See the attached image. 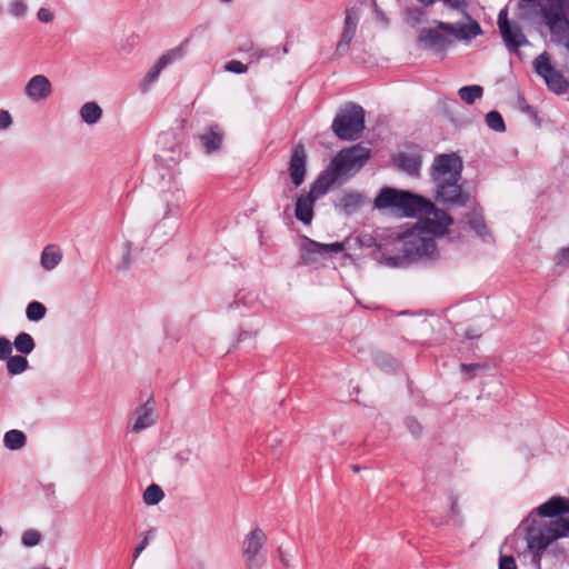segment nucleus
Listing matches in <instances>:
<instances>
[{"label": "nucleus", "instance_id": "obj_1", "mask_svg": "<svg viewBox=\"0 0 569 569\" xmlns=\"http://www.w3.org/2000/svg\"><path fill=\"white\" fill-rule=\"evenodd\" d=\"M377 209H395L400 216L419 218L423 232L443 236L452 224L451 216L438 209L430 200L407 190L383 187L373 201Z\"/></svg>", "mask_w": 569, "mask_h": 569}, {"label": "nucleus", "instance_id": "obj_2", "mask_svg": "<svg viewBox=\"0 0 569 569\" xmlns=\"http://www.w3.org/2000/svg\"><path fill=\"white\" fill-rule=\"evenodd\" d=\"M462 160L456 153L438 154L431 166L435 182V199L450 207H465L470 194L459 183L462 173Z\"/></svg>", "mask_w": 569, "mask_h": 569}, {"label": "nucleus", "instance_id": "obj_3", "mask_svg": "<svg viewBox=\"0 0 569 569\" xmlns=\"http://www.w3.org/2000/svg\"><path fill=\"white\" fill-rule=\"evenodd\" d=\"M370 157V149L361 143L343 148L331 159L327 169L318 178L328 183L329 188L336 183H343L355 177Z\"/></svg>", "mask_w": 569, "mask_h": 569}, {"label": "nucleus", "instance_id": "obj_4", "mask_svg": "<svg viewBox=\"0 0 569 569\" xmlns=\"http://www.w3.org/2000/svg\"><path fill=\"white\" fill-rule=\"evenodd\" d=\"M559 518L545 525H532L527 530V545L533 559L539 562L540 552L552 541L569 535V519Z\"/></svg>", "mask_w": 569, "mask_h": 569}, {"label": "nucleus", "instance_id": "obj_5", "mask_svg": "<svg viewBox=\"0 0 569 569\" xmlns=\"http://www.w3.org/2000/svg\"><path fill=\"white\" fill-rule=\"evenodd\" d=\"M365 129V110L361 106L349 102L337 112L331 130L345 141H353L360 138Z\"/></svg>", "mask_w": 569, "mask_h": 569}, {"label": "nucleus", "instance_id": "obj_6", "mask_svg": "<svg viewBox=\"0 0 569 569\" xmlns=\"http://www.w3.org/2000/svg\"><path fill=\"white\" fill-rule=\"evenodd\" d=\"M267 536L259 527L248 532L242 541L241 555L246 569H261L267 562Z\"/></svg>", "mask_w": 569, "mask_h": 569}, {"label": "nucleus", "instance_id": "obj_7", "mask_svg": "<svg viewBox=\"0 0 569 569\" xmlns=\"http://www.w3.org/2000/svg\"><path fill=\"white\" fill-rule=\"evenodd\" d=\"M568 10L569 0H546L541 6V17L552 36L563 37L569 32Z\"/></svg>", "mask_w": 569, "mask_h": 569}, {"label": "nucleus", "instance_id": "obj_8", "mask_svg": "<svg viewBox=\"0 0 569 569\" xmlns=\"http://www.w3.org/2000/svg\"><path fill=\"white\" fill-rule=\"evenodd\" d=\"M400 238L403 239L402 252L407 254L410 262L435 260L439 256L436 241L432 237H422L410 232L402 234Z\"/></svg>", "mask_w": 569, "mask_h": 569}, {"label": "nucleus", "instance_id": "obj_9", "mask_svg": "<svg viewBox=\"0 0 569 569\" xmlns=\"http://www.w3.org/2000/svg\"><path fill=\"white\" fill-rule=\"evenodd\" d=\"M328 183L317 178L310 186V190L306 194L298 197L295 208L296 218L303 224H310L313 218V204L322 196L329 191Z\"/></svg>", "mask_w": 569, "mask_h": 569}, {"label": "nucleus", "instance_id": "obj_10", "mask_svg": "<svg viewBox=\"0 0 569 569\" xmlns=\"http://www.w3.org/2000/svg\"><path fill=\"white\" fill-rule=\"evenodd\" d=\"M533 69L536 73L545 80L547 87L552 92L561 94L567 90L568 81L551 64L547 52H542L533 60Z\"/></svg>", "mask_w": 569, "mask_h": 569}, {"label": "nucleus", "instance_id": "obj_11", "mask_svg": "<svg viewBox=\"0 0 569 569\" xmlns=\"http://www.w3.org/2000/svg\"><path fill=\"white\" fill-rule=\"evenodd\" d=\"M301 249V262L303 264L316 263L319 257H325L330 253H339L345 250L342 242L320 243L308 237H303Z\"/></svg>", "mask_w": 569, "mask_h": 569}, {"label": "nucleus", "instance_id": "obj_12", "mask_svg": "<svg viewBox=\"0 0 569 569\" xmlns=\"http://www.w3.org/2000/svg\"><path fill=\"white\" fill-rule=\"evenodd\" d=\"M497 22L501 37L509 50H517L518 48L529 43L521 27L509 21L507 9L500 10Z\"/></svg>", "mask_w": 569, "mask_h": 569}, {"label": "nucleus", "instance_id": "obj_13", "mask_svg": "<svg viewBox=\"0 0 569 569\" xmlns=\"http://www.w3.org/2000/svg\"><path fill=\"white\" fill-rule=\"evenodd\" d=\"M418 42L423 49L441 53L452 46L453 39L435 26V28H422L418 36Z\"/></svg>", "mask_w": 569, "mask_h": 569}, {"label": "nucleus", "instance_id": "obj_14", "mask_svg": "<svg viewBox=\"0 0 569 569\" xmlns=\"http://www.w3.org/2000/svg\"><path fill=\"white\" fill-rule=\"evenodd\" d=\"M157 421L156 403L150 397L143 405L137 407L131 413V423L129 431L140 433L144 429L151 427Z\"/></svg>", "mask_w": 569, "mask_h": 569}, {"label": "nucleus", "instance_id": "obj_15", "mask_svg": "<svg viewBox=\"0 0 569 569\" xmlns=\"http://www.w3.org/2000/svg\"><path fill=\"white\" fill-rule=\"evenodd\" d=\"M466 16L471 20L470 23L457 26L440 20H433V24L437 26L438 29L451 36V38H457L459 40H471L481 34L482 30L476 20H472L469 14Z\"/></svg>", "mask_w": 569, "mask_h": 569}, {"label": "nucleus", "instance_id": "obj_16", "mask_svg": "<svg viewBox=\"0 0 569 569\" xmlns=\"http://www.w3.org/2000/svg\"><path fill=\"white\" fill-rule=\"evenodd\" d=\"M288 171L296 188L303 183L307 173V153L303 144L298 143L293 147Z\"/></svg>", "mask_w": 569, "mask_h": 569}, {"label": "nucleus", "instance_id": "obj_17", "mask_svg": "<svg viewBox=\"0 0 569 569\" xmlns=\"http://www.w3.org/2000/svg\"><path fill=\"white\" fill-rule=\"evenodd\" d=\"M359 21V14L356 8H349L346 11V18L343 23V30L341 33V38L337 43L336 53L339 56H343L349 50V44L352 41Z\"/></svg>", "mask_w": 569, "mask_h": 569}, {"label": "nucleus", "instance_id": "obj_18", "mask_svg": "<svg viewBox=\"0 0 569 569\" xmlns=\"http://www.w3.org/2000/svg\"><path fill=\"white\" fill-rule=\"evenodd\" d=\"M51 92V82L43 74L33 76L24 86V94L36 102L47 99Z\"/></svg>", "mask_w": 569, "mask_h": 569}, {"label": "nucleus", "instance_id": "obj_19", "mask_svg": "<svg viewBox=\"0 0 569 569\" xmlns=\"http://www.w3.org/2000/svg\"><path fill=\"white\" fill-rule=\"evenodd\" d=\"M199 139L206 152L213 153L220 149L223 140V133L218 124H213L201 133Z\"/></svg>", "mask_w": 569, "mask_h": 569}, {"label": "nucleus", "instance_id": "obj_20", "mask_svg": "<svg viewBox=\"0 0 569 569\" xmlns=\"http://www.w3.org/2000/svg\"><path fill=\"white\" fill-rule=\"evenodd\" d=\"M62 260V252L59 247L48 244L41 252L40 263L44 270H53Z\"/></svg>", "mask_w": 569, "mask_h": 569}, {"label": "nucleus", "instance_id": "obj_21", "mask_svg": "<svg viewBox=\"0 0 569 569\" xmlns=\"http://www.w3.org/2000/svg\"><path fill=\"white\" fill-rule=\"evenodd\" d=\"M362 204L363 197L357 191H345L339 199V206L347 214L353 213Z\"/></svg>", "mask_w": 569, "mask_h": 569}, {"label": "nucleus", "instance_id": "obj_22", "mask_svg": "<svg viewBox=\"0 0 569 569\" xmlns=\"http://www.w3.org/2000/svg\"><path fill=\"white\" fill-rule=\"evenodd\" d=\"M79 114L84 123L92 126L99 122V120L101 119L102 109L97 102L89 101L81 106Z\"/></svg>", "mask_w": 569, "mask_h": 569}, {"label": "nucleus", "instance_id": "obj_23", "mask_svg": "<svg viewBox=\"0 0 569 569\" xmlns=\"http://www.w3.org/2000/svg\"><path fill=\"white\" fill-rule=\"evenodd\" d=\"M466 219L468 226L477 233V236L485 239L489 234L488 228L485 223L483 216L480 211L475 209L468 212Z\"/></svg>", "mask_w": 569, "mask_h": 569}, {"label": "nucleus", "instance_id": "obj_24", "mask_svg": "<svg viewBox=\"0 0 569 569\" xmlns=\"http://www.w3.org/2000/svg\"><path fill=\"white\" fill-rule=\"evenodd\" d=\"M188 43H189V39H184L178 47L166 51L157 61L164 69L172 62L182 59L183 56L186 54Z\"/></svg>", "mask_w": 569, "mask_h": 569}, {"label": "nucleus", "instance_id": "obj_25", "mask_svg": "<svg viewBox=\"0 0 569 569\" xmlns=\"http://www.w3.org/2000/svg\"><path fill=\"white\" fill-rule=\"evenodd\" d=\"M188 43H189V39H184L178 47L166 51L157 61L164 69L172 62L182 59L183 56L186 54Z\"/></svg>", "mask_w": 569, "mask_h": 569}, {"label": "nucleus", "instance_id": "obj_26", "mask_svg": "<svg viewBox=\"0 0 569 569\" xmlns=\"http://www.w3.org/2000/svg\"><path fill=\"white\" fill-rule=\"evenodd\" d=\"M164 201L167 203V214H176L181 206L186 202V194L182 190L164 192Z\"/></svg>", "mask_w": 569, "mask_h": 569}, {"label": "nucleus", "instance_id": "obj_27", "mask_svg": "<svg viewBox=\"0 0 569 569\" xmlns=\"http://www.w3.org/2000/svg\"><path fill=\"white\" fill-rule=\"evenodd\" d=\"M11 343L21 355H30L36 348L34 339L27 332L18 333Z\"/></svg>", "mask_w": 569, "mask_h": 569}, {"label": "nucleus", "instance_id": "obj_28", "mask_svg": "<svg viewBox=\"0 0 569 569\" xmlns=\"http://www.w3.org/2000/svg\"><path fill=\"white\" fill-rule=\"evenodd\" d=\"M396 163L410 176H418L421 167V162L418 158L408 154L398 156Z\"/></svg>", "mask_w": 569, "mask_h": 569}, {"label": "nucleus", "instance_id": "obj_29", "mask_svg": "<svg viewBox=\"0 0 569 569\" xmlns=\"http://www.w3.org/2000/svg\"><path fill=\"white\" fill-rule=\"evenodd\" d=\"M26 435L17 429L9 430L4 433L3 443L9 450H19L26 445Z\"/></svg>", "mask_w": 569, "mask_h": 569}, {"label": "nucleus", "instance_id": "obj_30", "mask_svg": "<svg viewBox=\"0 0 569 569\" xmlns=\"http://www.w3.org/2000/svg\"><path fill=\"white\" fill-rule=\"evenodd\" d=\"M458 96L465 103L472 104L483 96V88L479 84L465 86L458 90Z\"/></svg>", "mask_w": 569, "mask_h": 569}, {"label": "nucleus", "instance_id": "obj_31", "mask_svg": "<svg viewBox=\"0 0 569 569\" xmlns=\"http://www.w3.org/2000/svg\"><path fill=\"white\" fill-rule=\"evenodd\" d=\"M29 368V362L22 355L10 356L7 359V370L11 376L24 372Z\"/></svg>", "mask_w": 569, "mask_h": 569}, {"label": "nucleus", "instance_id": "obj_32", "mask_svg": "<svg viewBox=\"0 0 569 569\" xmlns=\"http://www.w3.org/2000/svg\"><path fill=\"white\" fill-rule=\"evenodd\" d=\"M163 497V490L156 483L148 486L143 492V501L148 506L158 505Z\"/></svg>", "mask_w": 569, "mask_h": 569}, {"label": "nucleus", "instance_id": "obj_33", "mask_svg": "<svg viewBox=\"0 0 569 569\" xmlns=\"http://www.w3.org/2000/svg\"><path fill=\"white\" fill-rule=\"evenodd\" d=\"M47 308L39 301H32L27 306L26 316L29 321H40L44 318Z\"/></svg>", "mask_w": 569, "mask_h": 569}, {"label": "nucleus", "instance_id": "obj_34", "mask_svg": "<svg viewBox=\"0 0 569 569\" xmlns=\"http://www.w3.org/2000/svg\"><path fill=\"white\" fill-rule=\"evenodd\" d=\"M486 123L491 130L496 132H503L506 130L503 118L496 110L489 111L486 114Z\"/></svg>", "mask_w": 569, "mask_h": 569}, {"label": "nucleus", "instance_id": "obj_35", "mask_svg": "<svg viewBox=\"0 0 569 569\" xmlns=\"http://www.w3.org/2000/svg\"><path fill=\"white\" fill-rule=\"evenodd\" d=\"M162 70H163L162 66L157 61L150 68V70L147 72V74L142 81V84H141V90L147 91L149 86L154 83L158 80Z\"/></svg>", "mask_w": 569, "mask_h": 569}, {"label": "nucleus", "instance_id": "obj_36", "mask_svg": "<svg viewBox=\"0 0 569 569\" xmlns=\"http://www.w3.org/2000/svg\"><path fill=\"white\" fill-rule=\"evenodd\" d=\"M426 17V12L421 8H408L405 11V20L411 26L420 24Z\"/></svg>", "mask_w": 569, "mask_h": 569}, {"label": "nucleus", "instance_id": "obj_37", "mask_svg": "<svg viewBox=\"0 0 569 569\" xmlns=\"http://www.w3.org/2000/svg\"><path fill=\"white\" fill-rule=\"evenodd\" d=\"M41 540V533L34 529H28L23 532L21 541L23 546L31 548L37 546Z\"/></svg>", "mask_w": 569, "mask_h": 569}, {"label": "nucleus", "instance_id": "obj_38", "mask_svg": "<svg viewBox=\"0 0 569 569\" xmlns=\"http://www.w3.org/2000/svg\"><path fill=\"white\" fill-rule=\"evenodd\" d=\"M383 262L388 267L399 268V267H405L406 264L410 263V260L407 257V254L405 252H402L401 256L386 257L383 259Z\"/></svg>", "mask_w": 569, "mask_h": 569}, {"label": "nucleus", "instance_id": "obj_39", "mask_svg": "<svg viewBox=\"0 0 569 569\" xmlns=\"http://www.w3.org/2000/svg\"><path fill=\"white\" fill-rule=\"evenodd\" d=\"M376 363L383 369H393L398 366L396 359L386 353H378L375 357Z\"/></svg>", "mask_w": 569, "mask_h": 569}, {"label": "nucleus", "instance_id": "obj_40", "mask_svg": "<svg viewBox=\"0 0 569 569\" xmlns=\"http://www.w3.org/2000/svg\"><path fill=\"white\" fill-rule=\"evenodd\" d=\"M10 13L16 18H22L27 14L28 7L22 0H13L9 8Z\"/></svg>", "mask_w": 569, "mask_h": 569}, {"label": "nucleus", "instance_id": "obj_41", "mask_svg": "<svg viewBox=\"0 0 569 569\" xmlns=\"http://www.w3.org/2000/svg\"><path fill=\"white\" fill-rule=\"evenodd\" d=\"M154 532H156V529H151L149 530L146 535H143L141 541L139 542V545L136 547L134 549V552H133V559L136 560L140 553L147 548V546L149 545L150 542V539L153 538L154 536Z\"/></svg>", "mask_w": 569, "mask_h": 569}, {"label": "nucleus", "instance_id": "obj_42", "mask_svg": "<svg viewBox=\"0 0 569 569\" xmlns=\"http://www.w3.org/2000/svg\"><path fill=\"white\" fill-rule=\"evenodd\" d=\"M485 366L480 363H462L461 371L467 376L468 379L473 378L479 371L483 370Z\"/></svg>", "mask_w": 569, "mask_h": 569}, {"label": "nucleus", "instance_id": "obj_43", "mask_svg": "<svg viewBox=\"0 0 569 569\" xmlns=\"http://www.w3.org/2000/svg\"><path fill=\"white\" fill-rule=\"evenodd\" d=\"M12 353V343L6 337H0V360H7Z\"/></svg>", "mask_w": 569, "mask_h": 569}, {"label": "nucleus", "instance_id": "obj_44", "mask_svg": "<svg viewBox=\"0 0 569 569\" xmlns=\"http://www.w3.org/2000/svg\"><path fill=\"white\" fill-rule=\"evenodd\" d=\"M224 69L232 73H244L248 70V67L238 60H230L226 63Z\"/></svg>", "mask_w": 569, "mask_h": 569}, {"label": "nucleus", "instance_id": "obj_45", "mask_svg": "<svg viewBox=\"0 0 569 569\" xmlns=\"http://www.w3.org/2000/svg\"><path fill=\"white\" fill-rule=\"evenodd\" d=\"M192 458L193 452L190 449H182L176 455L174 460L180 467H182L190 463Z\"/></svg>", "mask_w": 569, "mask_h": 569}, {"label": "nucleus", "instance_id": "obj_46", "mask_svg": "<svg viewBox=\"0 0 569 569\" xmlns=\"http://www.w3.org/2000/svg\"><path fill=\"white\" fill-rule=\"evenodd\" d=\"M130 254H131V244L130 242H126L122 247V261L118 266L119 270H126L130 267Z\"/></svg>", "mask_w": 569, "mask_h": 569}, {"label": "nucleus", "instance_id": "obj_47", "mask_svg": "<svg viewBox=\"0 0 569 569\" xmlns=\"http://www.w3.org/2000/svg\"><path fill=\"white\" fill-rule=\"evenodd\" d=\"M499 569H517L515 558L512 556H500Z\"/></svg>", "mask_w": 569, "mask_h": 569}, {"label": "nucleus", "instance_id": "obj_48", "mask_svg": "<svg viewBox=\"0 0 569 569\" xmlns=\"http://www.w3.org/2000/svg\"><path fill=\"white\" fill-rule=\"evenodd\" d=\"M556 263L558 266H569V247L562 248L556 256Z\"/></svg>", "mask_w": 569, "mask_h": 569}, {"label": "nucleus", "instance_id": "obj_49", "mask_svg": "<svg viewBox=\"0 0 569 569\" xmlns=\"http://www.w3.org/2000/svg\"><path fill=\"white\" fill-rule=\"evenodd\" d=\"M406 426L413 436H419L421 433V426L415 418H407Z\"/></svg>", "mask_w": 569, "mask_h": 569}, {"label": "nucleus", "instance_id": "obj_50", "mask_svg": "<svg viewBox=\"0 0 569 569\" xmlns=\"http://www.w3.org/2000/svg\"><path fill=\"white\" fill-rule=\"evenodd\" d=\"M37 17L38 20L43 23H49L53 20V13L48 8H40Z\"/></svg>", "mask_w": 569, "mask_h": 569}, {"label": "nucleus", "instance_id": "obj_51", "mask_svg": "<svg viewBox=\"0 0 569 569\" xmlns=\"http://www.w3.org/2000/svg\"><path fill=\"white\" fill-rule=\"evenodd\" d=\"M12 124V118L7 110L0 109V130L7 129Z\"/></svg>", "mask_w": 569, "mask_h": 569}, {"label": "nucleus", "instance_id": "obj_52", "mask_svg": "<svg viewBox=\"0 0 569 569\" xmlns=\"http://www.w3.org/2000/svg\"><path fill=\"white\" fill-rule=\"evenodd\" d=\"M443 4L450 9L465 10L467 7L466 0H441Z\"/></svg>", "mask_w": 569, "mask_h": 569}, {"label": "nucleus", "instance_id": "obj_53", "mask_svg": "<svg viewBox=\"0 0 569 569\" xmlns=\"http://www.w3.org/2000/svg\"><path fill=\"white\" fill-rule=\"evenodd\" d=\"M278 558L283 567L288 568L291 566V563H290L291 555H289V552L287 550H284L282 547H279V549H278Z\"/></svg>", "mask_w": 569, "mask_h": 569}, {"label": "nucleus", "instance_id": "obj_54", "mask_svg": "<svg viewBox=\"0 0 569 569\" xmlns=\"http://www.w3.org/2000/svg\"><path fill=\"white\" fill-rule=\"evenodd\" d=\"M537 0H520L519 4H518V10H519V16L521 18H525V10L527 9V7L529 4H536Z\"/></svg>", "mask_w": 569, "mask_h": 569}, {"label": "nucleus", "instance_id": "obj_55", "mask_svg": "<svg viewBox=\"0 0 569 569\" xmlns=\"http://www.w3.org/2000/svg\"><path fill=\"white\" fill-rule=\"evenodd\" d=\"M520 108L523 112H526L527 114H529L530 117H537V112L535 110L533 107L529 106L528 103H526L525 100H521L520 101Z\"/></svg>", "mask_w": 569, "mask_h": 569}, {"label": "nucleus", "instance_id": "obj_56", "mask_svg": "<svg viewBox=\"0 0 569 569\" xmlns=\"http://www.w3.org/2000/svg\"><path fill=\"white\" fill-rule=\"evenodd\" d=\"M450 501H451V507H450V509H451V513H452L453 516H456V515H458V513H459V509H458V500H457V498H456V497L451 496V497H450Z\"/></svg>", "mask_w": 569, "mask_h": 569}, {"label": "nucleus", "instance_id": "obj_57", "mask_svg": "<svg viewBox=\"0 0 569 569\" xmlns=\"http://www.w3.org/2000/svg\"><path fill=\"white\" fill-rule=\"evenodd\" d=\"M423 7H430L435 4L438 0H417Z\"/></svg>", "mask_w": 569, "mask_h": 569}, {"label": "nucleus", "instance_id": "obj_58", "mask_svg": "<svg viewBox=\"0 0 569 569\" xmlns=\"http://www.w3.org/2000/svg\"><path fill=\"white\" fill-rule=\"evenodd\" d=\"M375 11H376V13H377V18H378L379 20H381V21H386V22H387V18H386V16H385V13H383L382 11L378 10L376 7H375Z\"/></svg>", "mask_w": 569, "mask_h": 569}, {"label": "nucleus", "instance_id": "obj_59", "mask_svg": "<svg viewBox=\"0 0 569 569\" xmlns=\"http://www.w3.org/2000/svg\"><path fill=\"white\" fill-rule=\"evenodd\" d=\"M556 37L558 38V40H560V41H561V40H565V39H568V38H569V32H568L566 36H563V37H560V36H556ZM566 46H567V47H568V49H569V41L566 43Z\"/></svg>", "mask_w": 569, "mask_h": 569}, {"label": "nucleus", "instance_id": "obj_60", "mask_svg": "<svg viewBox=\"0 0 569 569\" xmlns=\"http://www.w3.org/2000/svg\"><path fill=\"white\" fill-rule=\"evenodd\" d=\"M352 469H353V471H356V472H357V471H359V470H360V467L355 465V466H352Z\"/></svg>", "mask_w": 569, "mask_h": 569}, {"label": "nucleus", "instance_id": "obj_61", "mask_svg": "<svg viewBox=\"0 0 569 569\" xmlns=\"http://www.w3.org/2000/svg\"><path fill=\"white\" fill-rule=\"evenodd\" d=\"M244 335H246V332L240 333V338L239 339L242 340L244 338Z\"/></svg>", "mask_w": 569, "mask_h": 569}, {"label": "nucleus", "instance_id": "obj_62", "mask_svg": "<svg viewBox=\"0 0 569 569\" xmlns=\"http://www.w3.org/2000/svg\"><path fill=\"white\" fill-rule=\"evenodd\" d=\"M220 1H221V2H223V3H229V2H231L232 0H220Z\"/></svg>", "mask_w": 569, "mask_h": 569}]
</instances>
